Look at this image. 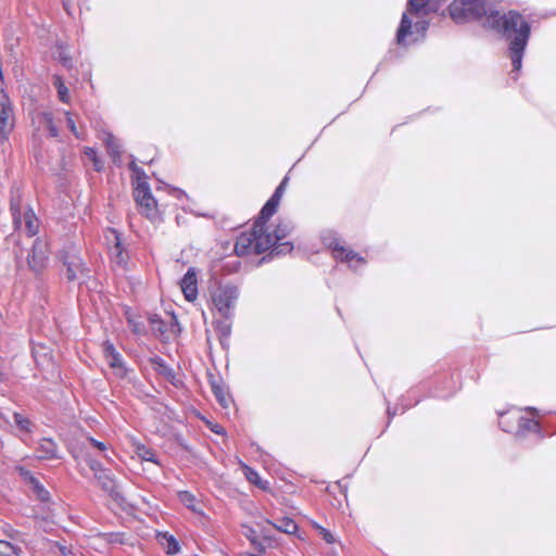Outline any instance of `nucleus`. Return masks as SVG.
I'll list each match as a JSON object with an SVG mask.
<instances>
[{
    "label": "nucleus",
    "instance_id": "nucleus-31",
    "mask_svg": "<svg viewBox=\"0 0 556 556\" xmlns=\"http://www.w3.org/2000/svg\"><path fill=\"white\" fill-rule=\"evenodd\" d=\"M21 548L8 541L0 540V556H18Z\"/></svg>",
    "mask_w": 556,
    "mask_h": 556
},
{
    "label": "nucleus",
    "instance_id": "nucleus-14",
    "mask_svg": "<svg viewBox=\"0 0 556 556\" xmlns=\"http://www.w3.org/2000/svg\"><path fill=\"white\" fill-rule=\"evenodd\" d=\"M181 291L187 301L192 302L197 299V275L193 268H189L180 281Z\"/></svg>",
    "mask_w": 556,
    "mask_h": 556
},
{
    "label": "nucleus",
    "instance_id": "nucleus-34",
    "mask_svg": "<svg viewBox=\"0 0 556 556\" xmlns=\"http://www.w3.org/2000/svg\"><path fill=\"white\" fill-rule=\"evenodd\" d=\"M151 363L156 365L157 366V370L162 375H164L165 377H167V378H174L175 377L173 369L167 367L165 365L164 361L161 357L155 356L154 358H151Z\"/></svg>",
    "mask_w": 556,
    "mask_h": 556
},
{
    "label": "nucleus",
    "instance_id": "nucleus-19",
    "mask_svg": "<svg viewBox=\"0 0 556 556\" xmlns=\"http://www.w3.org/2000/svg\"><path fill=\"white\" fill-rule=\"evenodd\" d=\"M412 26L413 22L408 17L407 13H404L396 33V42L400 46L405 45L406 37L412 34Z\"/></svg>",
    "mask_w": 556,
    "mask_h": 556
},
{
    "label": "nucleus",
    "instance_id": "nucleus-18",
    "mask_svg": "<svg viewBox=\"0 0 556 556\" xmlns=\"http://www.w3.org/2000/svg\"><path fill=\"white\" fill-rule=\"evenodd\" d=\"M211 389L220 406L227 408L231 400L223 383L218 380H212Z\"/></svg>",
    "mask_w": 556,
    "mask_h": 556
},
{
    "label": "nucleus",
    "instance_id": "nucleus-16",
    "mask_svg": "<svg viewBox=\"0 0 556 556\" xmlns=\"http://www.w3.org/2000/svg\"><path fill=\"white\" fill-rule=\"evenodd\" d=\"M407 11L410 14H428L435 12V5L432 0H408Z\"/></svg>",
    "mask_w": 556,
    "mask_h": 556
},
{
    "label": "nucleus",
    "instance_id": "nucleus-6",
    "mask_svg": "<svg viewBox=\"0 0 556 556\" xmlns=\"http://www.w3.org/2000/svg\"><path fill=\"white\" fill-rule=\"evenodd\" d=\"M237 299L238 288L230 285L219 287L212 296L214 306L225 319L232 317L231 311L235 307Z\"/></svg>",
    "mask_w": 556,
    "mask_h": 556
},
{
    "label": "nucleus",
    "instance_id": "nucleus-42",
    "mask_svg": "<svg viewBox=\"0 0 556 556\" xmlns=\"http://www.w3.org/2000/svg\"><path fill=\"white\" fill-rule=\"evenodd\" d=\"M244 536L251 542V544L257 543V534L254 529L247 527L244 531Z\"/></svg>",
    "mask_w": 556,
    "mask_h": 556
},
{
    "label": "nucleus",
    "instance_id": "nucleus-13",
    "mask_svg": "<svg viewBox=\"0 0 556 556\" xmlns=\"http://www.w3.org/2000/svg\"><path fill=\"white\" fill-rule=\"evenodd\" d=\"M516 428L514 434L518 438H525L529 432H541V425L538 420L529 417H525L518 413V417L515 418Z\"/></svg>",
    "mask_w": 556,
    "mask_h": 556
},
{
    "label": "nucleus",
    "instance_id": "nucleus-46",
    "mask_svg": "<svg viewBox=\"0 0 556 556\" xmlns=\"http://www.w3.org/2000/svg\"><path fill=\"white\" fill-rule=\"evenodd\" d=\"M4 533L12 540H17L20 538V532L17 530H14L13 528L9 527L4 530Z\"/></svg>",
    "mask_w": 556,
    "mask_h": 556
},
{
    "label": "nucleus",
    "instance_id": "nucleus-10",
    "mask_svg": "<svg viewBox=\"0 0 556 556\" xmlns=\"http://www.w3.org/2000/svg\"><path fill=\"white\" fill-rule=\"evenodd\" d=\"M14 127L13 110L5 96L0 99V136L7 139Z\"/></svg>",
    "mask_w": 556,
    "mask_h": 556
},
{
    "label": "nucleus",
    "instance_id": "nucleus-20",
    "mask_svg": "<svg viewBox=\"0 0 556 556\" xmlns=\"http://www.w3.org/2000/svg\"><path fill=\"white\" fill-rule=\"evenodd\" d=\"M293 230V225L291 222L288 220H280L274 232L270 233L273 238V244L279 242L280 240L287 238L291 231Z\"/></svg>",
    "mask_w": 556,
    "mask_h": 556
},
{
    "label": "nucleus",
    "instance_id": "nucleus-24",
    "mask_svg": "<svg viewBox=\"0 0 556 556\" xmlns=\"http://www.w3.org/2000/svg\"><path fill=\"white\" fill-rule=\"evenodd\" d=\"M275 529H277L280 532L287 533V534H294L298 530V525L295 521L289 517H283L281 519H278L276 522L271 523Z\"/></svg>",
    "mask_w": 556,
    "mask_h": 556
},
{
    "label": "nucleus",
    "instance_id": "nucleus-47",
    "mask_svg": "<svg viewBox=\"0 0 556 556\" xmlns=\"http://www.w3.org/2000/svg\"><path fill=\"white\" fill-rule=\"evenodd\" d=\"M90 443H91L94 447H97L98 450H100V451H105V450H106V446H105V444H104V443L99 442V441H97V440H94V439H92V438H90Z\"/></svg>",
    "mask_w": 556,
    "mask_h": 556
},
{
    "label": "nucleus",
    "instance_id": "nucleus-43",
    "mask_svg": "<svg viewBox=\"0 0 556 556\" xmlns=\"http://www.w3.org/2000/svg\"><path fill=\"white\" fill-rule=\"evenodd\" d=\"M134 175H135V178H136L135 186L136 185H140V182H142V181H147V175H146L144 170L141 167Z\"/></svg>",
    "mask_w": 556,
    "mask_h": 556
},
{
    "label": "nucleus",
    "instance_id": "nucleus-41",
    "mask_svg": "<svg viewBox=\"0 0 556 556\" xmlns=\"http://www.w3.org/2000/svg\"><path fill=\"white\" fill-rule=\"evenodd\" d=\"M89 468L93 471V475L97 476L99 472H102L104 469L102 468V465L96 460L90 458L88 460Z\"/></svg>",
    "mask_w": 556,
    "mask_h": 556
},
{
    "label": "nucleus",
    "instance_id": "nucleus-48",
    "mask_svg": "<svg viewBox=\"0 0 556 556\" xmlns=\"http://www.w3.org/2000/svg\"><path fill=\"white\" fill-rule=\"evenodd\" d=\"M255 548V551H257V554L256 555H262L264 556L265 554V546L257 540V543L256 544H252Z\"/></svg>",
    "mask_w": 556,
    "mask_h": 556
},
{
    "label": "nucleus",
    "instance_id": "nucleus-32",
    "mask_svg": "<svg viewBox=\"0 0 556 556\" xmlns=\"http://www.w3.org/2000/svg\"><path fill=\"white\" fill-rule=\"evenodd\" d=\"M244 475L251 483L257 485L258 488H261L263 490H265L267 488L266 486L267 482H263L262 479L260 478L258 473L254 469H252L248 466H244Z\"/></svg>",
    "mask_w": 556,
    "mask_h": 556
},
{
    "label": "nucleus",
    "instance_id": "nucleus-1",
    "mask_svg": "<svg viewBox=\"0 0 556 556\" xmlns=\"http://www.w3.org/2000/svg\"><path fill=\"white\" fill-rule=\"evenodd\" d=\"M488 29L501 34L508 41L513 72H518L531 34L529 22L516 10L505 12L497 9Z\"/></svg>",
    "mask_w": 556,
    "mask_h": 556
},
{
    "label": "nucleus",
    "instance_id": "nucleus-51",
    "mask_svg": "<svg viewBox=\"0 0 556 556\" xmlns=\"http://www.w3.org/2000/svg\"><path fill=\"white\" fill-rule=\"evenodd\" d=\"M427 26H428V24L426 22L416 23V27L418 29H421L422 31H425L427 29Z\"/></svg>",
    "mask_w": 556,
    "mask_h": 556
},
{
    "label": "nucleus",
    "instance_id": "nucleus-7",
    "mask_svg": "<svg viewBox=\"0 0 556 556\" xmlns=\"http://www.w3.org/2000/svg\"><path fill=\"white\" fill-rule=\"evenodd\" d=\"M62 261L66 267L65 275L68 281H78L79 283H83L89 277L90 269L74 251L64 252Z\"/></svg>",
    "mask_w": 556,
    "mask_h": 556
},
{
    "label": "nucleus",
    "instance_id": "nucleus-26",
    "mask_svg": "<svg viewBox=\"0 0 556 556\" xmlns=\"http://www.w3.org/2000/svg\"><path fill=\"white\" fill-rule=\"evenodd\" d=\"M105 146L109 154L111 156L119 157L121 156V146L117 139L112 134H106L105 136Z\"/></svg>",
    "mask_w": 556,
    "mask_h": 556
},
{
    "label": "nucleus",
    "instance_id": "nucleus-11",
    "mask_svg": "<svg viewBox=\"0 0 556 556\" xmlns=\"http://www.w3.org/2000/svg\"><path fill=\"white\" fill-rule=\"evenodd\" d=\"M329 248L332 250L333 257L341 262L356 261L359 264H365L366 262L365 258L359 256L356 252L342 245L338 239H333L329 243Z\"/></svg>",
    "mask_w": 556,
    "mask_h": 556
},
{
    "label": "nucleus",
    "instance_id": "nucleus-49",
    "mask_svg": "<svg viewBox=\"0 0 556 556\" xmlns=\"http://www.w3.org/2000/svg\"><path fill=\"white\" fill-rule=\"evenodd\" d=\"M66 121H67V125H68L71 131L77 137L78 135H77L76 126H75L73 118L70 115H67Z\"/></svg>",
    "mask_w": 556,
    "mask_h": 556
},
{
    "label": "nucleus",
    "instance_id": "nucleus-29",
    "mask_svg": "<svg viewBox=\"0 0 556 556\" xmlns=\"http://www.w3.org/2000/svg\"><path fill=\"white\" fill-rule=\"evenodd\" d=\"M53 86L58 89L59 99L62 102H68L70 96H68V89L64 85L63 79L60 76H53Z\"/></svg>",
    "mask_w": 556,
    "mask_h": 556
},
{
    "label": "nucleus",
    "instance_id": "nucleus-23",
    "mask_svg": "<svg viewBox=\"0 0 556 556\" xmlns=\"http://www.w3.org/2000/svg\"><path fill=\"white\" fill-rule=\"evenodd\" d=\"M127 324L130 327L131 331L138 336H144L147 333V327L143 321L140 320V317L136 316L130 312H126Z\"/></svg>",
    "mask_w": 556,
    "mask_h": 556
},
{
    "label": "nucleus",
    "instance_id": "nucleus-5",
    "mask_svg": "<svg viewBox=\"0 0 556 556\" xmlns=\"http://www.w3.org/2000/svg\"><path fill=\"white\" fill-rule=\"evenodd\" d=\"M10 208L15 230L23 231L28 237H33L38 232V218L29 207L22 211L20 197L12 198Z\"/></svg>",
    "mask_w": 556,
    "mask_h": 556
},
{
    "label": "nucleus",
    "instance_id": "nucleus-53",
    "mask_svg": "<svg viewBox=\"0 0 556 556\" xmlns=\"http://www.w3.org/2000/svg\"><path fill=\"white\" fill-rule=\"evenodd\" d=\"M433 4L435 5V11L439 9V7L445 1V0H432Z\"/></svg>",
    "mask_w": 556,
    "mask_h": 556
},
{
    "label": "nucleus",
    "instance_id": "nucleus-21",
    "mask_svg": "<svg viewBox=\"0 0 556 556\" xmlns=\"http://www.w3.org/2000/svg\"><path fill=\"white\" fill-rule=\"evenodd\" d=\"M518 417L517 412H506L500 414L498 425L505 431L509 433H514L516 428L515 418Z\"/></svg>",
    "mask_w": 556,
    "mask_h": 556
},
{
    "label": "nucleus",
    "instance_id": "nucleus-22",
    "mask_svg": "<svg viewBox=\"0 0 556 556\" xmlns=\"http://www.w3.org/2000/svg\"><path fill=\"white\" fill-rule=\"evenodd\" d=\"M38 123L49 131L51 137H58L59 131L53 122V115L50 112H41L37 115Z\"/></svg>",
    "mask_w": 556,
    "mask_h": 556
},
{
    "label": "nucleus",
    "instance_id": "nucleus-45",
    "mask_svg": "<svg viewBox=\"0 0 556 556\" xmlns=\"http://www.w3.org/2000/svg\"><path fill=\"white\" fill-rule=\"evenodd\" d=\"M59 60L62 62V64L65 66V67H71L72 66V60L71 58H68L63 51H61L59 53Z\"/></svg>",
    "mask_w": 556,
    "mask_h": 556
},
{
    "label": "nucleus",
    "instance_id": "nucleus-2",
    "mask_svg": "<svg viewBox=\"0 0 556 556\" xmlns=\"http://www.w3.org/2000/svg\"><path fill=\"white\" fill-rule=\"evenodd\" d=\"M280 201L270 197L262 207L251 230L240 233L235 243L238 256L263 254L273 245V238L266 229V223L277 212Z\"/></svg>",
    "mask_w": 556,
    "mask_h": 556
},
{
    "label": "nucleus",
    "instance_id": "nucleus-4",
    "mask_svg": "<svg viewBox=\"0 0 556 556\" xmlns=\"http://www.w3.org/2000/svg\"><path fill=\"white\" fill-rule=\"evenodd\" d=\"M132 197L136 202L138 212L142 216L152 223H157L161 220L157 202L152 195L149 184L147 181H142L140 185L134 186Z\"/></svg>",
    "mask_w": 556,
    "mask_h": 556
},
{
    "label": "nucleus",
    "instance_id": "nucleus-52",
    "mask_svg": "<svg viewBox=\"0 0 556 556\" xmlns=\"http://www.w3.org/2000/svg\"><path fill=\"white\" fill-rule=\"evenodd\" d=\"M212 430L215 432V433H222L224 428L222 426H218L216 425L214 428H212Z\"/></svg>",
    "mask_w": 556,
    "mask_h": 556
},
{
    "label": "nucleus",
    "instance_id": "nucleus-50",
    "mask_svg": "<svg viewBox=\"0 0 556 556\" xmlns=\"http://www.w3.org/2000/svg\"><path fill=\"white\" fill-rule=\"evenodd\" d=\"M129 169L132 172V174H135V173H137L138 169H140V167L132 161L129 164Z\"/></svg>",
    "mask_w": 556,
    "mask_h": 556
},
{
    "label": "nucleus",
    "instance_id": "nucleus-8",
    "mask_svg": "<svg viewBox=\"0 0 556 556\" xmlns=\"http://www.w3.org/2000/svg\"><path fill=\"white\" fill-rule=\"evenodd\" d=\"M94 478L102 490L105 491L119 507L125 508L128 505V502L108 470L99 472Z\"/></svg>",
    "mask_w": 556,
    "mask_h": 556
},
{
    "label": "nucleus",
    "instance_id": "nucleus-17",
    "mask_svg": "<svg viewBox=\"0 0 556 556\" xmlns=\"http://www.w3.org/2000/svg\"><path fill=\"white\" fill-rule=\"evenodd\" d=\"M269 249H270L269 254L263 256L258 261V265H261L262 263H264L267 260L273 258L274 256H279V255H285V254L290 253L293 250V244L290 241H286V242H281V243L277 242V243H274V245H271Z\"/></svg>",
    "mask_w": 556,
    "mask_h": 556
},
{
    "label": "nucleus",
    "instance_id": "nucleus-38",
    "mask_svg": "<svg viewBox=\"0 0 556 556\" xmlns=\"http://www.w3.org/2000/svg\"><path fill=\"white\" fill-rule=\"evenodd\" d=\"M85 154L88 156V159L93 163V167L97 172H100L101 168H102V162L101 160L97 156V152L91 149V148H88L85 152Z\"/></svg>",
    "mask_w": 556,
    "mask_h": 556
},
{
    "label": "nucleus",
    "instance_id": "nucleus-25",
    "mask_svg": "<svg viewBox=\"0 0 556 556\" xmlns=\"http://www.w3.org/2000/svg\"><path fill=\"white\" fill-rule=\"evenodd\" d=\"M113 233H114L115 244L111 251L112 257L116 262V264L125 265L127 263V255L124 254L119 236L117 235L116 231H113Z\"/></svg>",
    "mask_w": 556,
    "mask_h": 556
},
{
    "label": "nucleus",
    "instance_id": "nucleus-33",
    "mask_svg": "<svg viewBox=\"0 0 556 556\" xmlns=\"http://www.w3.org/2000/svg\"><path fill=\"white\" fill-rule=\"evenodd\" d=\"M151 363L156 365L157 366V370L162 375H164L165 377H167V378H174L175 377L173 369L167 367L165 365L164 361L161 357L155 356L154 358H151Z\"/></svg>",
    "mask_w": 556,
    "mask_h": 556
},
{
    "label": "nucleus",
    "instance_id": "nucleus-12",
    "mask_svg": "<svg viewBox=\"0 0 556 556\" xmlns=\"http://www.w3.org/2000/svg\"><path fill=\"white\" fill-rule=\"evenodd\" d=\"M46 260V244L41 240L36 239L31 248V253L27 257L28 264L31 269L39 271L45 266Z\"/></svg>",
    "mask_w": 556,
    "mask_h": 556
},
{
    "label": "nucleus",
    "instance_id": "nucleus-35",
    "mask_svg": "<svg viewBox=\"0 0 556 556\" xmlns=\"http://www.w3.org/2000/svg\"><path fill=\"white\" fill-rule=\"evenodd\" d=\"M163 538L166 541V552L167 554H177L180 551V546L178 541L167 533L163 534Z\"/></svg>",
    "mask_w": 556,
    "mask_h": 556
},
{
    "label": "nucleus",
    "instance_id": "nucleus-30",
    "mask_svg": "<svg viewBox=\"0 0 556 556\" xmlns=\"http://www.w3.org/2000/svg\"><path fill=\"white\" fill-rule=\"evenodd\" d=\"M13 420L16 427L23 432H30L33 422L20 413L13 414Z\"/></svg>",
    "mask_w": 556,
    "mask_h": 556
},
{
    "label": "nucleus",
    "instance_id": "nucleus-27",
    "mask_svg": "<svg viewBox=\"0 0 556 556\" xmlns=\"http://www.w3.org/2000/svg\"><path fill=\"white\" fill-rule=\"evenodd\" d=\"M148 320H149L151 330L153 331L154 334L161 336L166 332L165 323L161 319V317L159 315H155V314L150 315L148 317Z\"/></svg>",
    "mask_w": 556,
    "mask_h": 556
},
{
    "label": "nucleus",
    "instance_id": "nucleus-39",
    "mask_svg": "<svg viewBox=\"0 0 556 556\" xmlns=\"http://www.w3.org/2000/svg\"><path fill=\"white\" fill-rule=\"evenodd\" d=\"M314 527L318 530L319 534L327 543L331 544L334 542V538L330 531L318 525H315Z\"/></svg>",
    "mask_w": 556,
    "mask_h": 556
},
{
    "label": "nucleus",
    "instance_id": "nucleus-3",
    "mask_svg": "<svg viewBox=\"0 0 556 556\" xmlns=\"http://www.w3.org/2000/svg\"><path fill=\"white\" fill-rule=\"evenodd\" d=\"M497 9L494 0H454L448 5V13L456 24L479 22L488 29Z\"/></svg>",
    "mask_w": 556,
    "mask_h": 556
},
{
    "label": "nucleus",
    "instance_id": "nucleus-28",
    "mask_svg": "<svg viewBox=\"0 0 556 556\" xmlns=\"http://www.w3.org/2000/svg\"><path fill=\"white\" fill-rule=\"evenodd\" d=\"M136 453L142 460L157 464L156 454L150 447H148L146 445H138L136 447Z\"/></svg>",
    "mask_w": 556,
    "mask_h": 556
},
{
    "label": "nucleus",
    "instance_id": "nucleus-44",
    "mask_svg": "<svg viewBox=\"0 0 556 556\" xmlns=\"http://www.w3.org/2000/svg\"><path fill=\"white\" fill-rule=\"evenodd\" d=\"M36 490H37L38 497L41 501L48 500V495H49L48 491H46L42 486H40L37 481H36Z\"/></svg>",
    "mask_w": 556,
    "mask_h": 556
},
{
    "label": "nucleus",
    "instance_id": "nucleus-54",
    "mask_svg": "<svg viewBox=\"0 0 556 556\" xmlns=\"http://www.w3.org/2000/svg\"><path fill=\"white\" fill-rule=\"evenodd\" d=\"M528 410H529L530 413H532V414H536V409H535V408H529Z\"/></svg>",
    "mask_w": 556,
    "mask_h": 556
},
{
    "label": "nucleus",
    "instance_id": "nucleus-40",
    "mask_svg": "<svg viewBox=\"0 0 556 556\" xmlns=\"http://www.w3.org/2000/svg\"><path fill=\"white\" fill-rule=\"evenodd\" d=\"M287 184H288V177H285L282 179V181L280 182V185L276 188V190L271 197H274L278 201H280L283 195V192L286 190Z\"/></svg>",
    "mask_w": 556,
    "mask_h": 556
},
{
    "label": "nucleus",
    "instance_id": "nucleus-37",
    "mask_svg": "<svg viewBox=\"0 0 556 556\" xmlns=\"http://www.w3.org/2000/svg\"><path fill=\"white\" fill-rule=\"evenodd\" d=\"M228 320L229 319L219 320L215 324V329L220 334V337L227 338L230 334L231 325Z\"/></svg>",
    "mask_w": 556,
    "mask_h": 556
},
{
    "label": "nucleus",
    "instance_id": "nucleus-15",
    "mask_svg": "<svg viewBox=\"0 0 556 556\" xmlns=\"http://www.w3.org/2000/svg\"><path fill=\"white\" fill-rule=\"evenodd\" d=\"M37 458L38 459H53L59 458L56 452H58V445L54 441L51 439H41L39 441V445L37 447Z\"/></svg>",
    "mask_w": 556,
    "mask_h": 556
},
{
    "label": "nucleus",
    "instance_id": "nucleus-36",
    "mask_svg": "<svg viewBox=\"0 0 556 556\" xmlns=\"http://www.w3.org/2000/svg\"><path fill=\"white\" fill-rule=\"evenodd\" d=\"M178 497H179L180 502L186 507L192 509L193 511L195 510V507H194L195 497L193 494H191L188 491H181L178 493Z\"/></svg>",
    "mask_w": 556,
    "mask_h": 556
},
{
    "label": "nucleus",
    "instance_id": "nucleus-9",
    "mask_svg": "<svg viewBox=\"0 0 556 556\" xmlns=\"http://www.w3.org/2000/svg\"><path fill=\"white\" fill-rule=\"evenodd\" d=\"M103 355L109 364V366L114 370L115 376L118 378H124L126 376L127 369L124 365L122 355L115 350L114 345L105 341L103 343Z\"/></svg>",
    "mask_w": 556,
    "mask_h": 556
}]
</instances>
